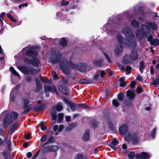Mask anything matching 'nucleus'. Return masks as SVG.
Returning <instances> with one entry per match:
<instances>
[{
	"label": "nucleus",
	"instance_id": "nucleus-49",
	"mask_svg": "<svg viewBox=\"0 0 159 159\" xmlns=\"http://www.w3.org/2000/svg\"><path fill=\"white\" fill-rule=\"evenodd\" d=\"M153 83L151 84V85H154L155 86H157V85L159 84V81L158 80L156 79V80H154L153 79Z\"/></svg>",
	"mask_w": 159,
	"mask_h": 159
},
{
	"label": "nucleus",
	"instance_id": "nucleus-45",
	"mask_svg": "<svg viewBox=\"0 0 159 159\" xmlns=\"http://www.w3.org/2000/svg\"><path fill=\"white\" fill-rule=\"evenodd\" d=\"M125 103L128 107H132L133 105V103L130 101H126L125 102Z\"/></svg>",
	"mask_w": 159,
	"mask_h": 159
},
{
	"label": "nucleus",
	"instance_id": "nucleus-6",
	"mask_svg": "<svg viewBox=\"0 0 159 159\" xmlns=\"http://www.w3.org/2000/svg\"><path fill=\"white\" fill-rule=\"evenodd\" d=\"M18 69L25 75H35L37 73V70L33 67H27L25 66H18Z\"/></svg>",
	"mask_w": 159,
	"mask_h": 159
},
{
	"label": "nucleus",
	"instance_id": "nucleus-2",
	"mask_svg": "<svg viewBox=\"0 0 159 159\" xmlns=\"http://www.w3.org/2000/svg\"><path fill=\"white\" fill-rule=\"evenodd\" d=\"M25 54L26 56L32 58V59H30L26 57H24L23 60L25 64L28 65H31L37 67L40 66V60L37 57V52L33 47L27 50Z\"/></svg>",
	"mask_w": 159,
	"mask_h": 159
},
{
	"label": "nucleus",
	"instance_id": "nucleus-23",
	"mask_svg": "<svg viewBox=\"0 0 159 159\" xmlns=\"http://www.w3.org/2000/svg\"><path fill=\"white\" fill-rule=\"evenodd\" d=\"M34 81L36 83V89L38 90H41L43 88V86L39 79L37 78H35Z\"/></svg>",
	"mask_w": 159,
	"mask_h": 159
},
{
	"label": "nucleus",
	"instance_id": "nucleus-38",
	"mask_svg": "<svg viewBox=\"0 0 159 159\" xmlns=\"http://www.w3.org/2000/svg\"><path fill=\"white\" fill-rule=\"evenodd\" d=\"M123 50V46L120 45L118 48H116L115 49L116 53L117 55H118L121 53Z\"/></svg>",
	"mask_w": 159,
	"mask_h": 159
},
{
	"label": "nucleus",
	"instance_id": "nucleus-44",
	"mask_svg": "<svg viewBox=\"0 0 159 159\" xmlns=\"http://www.w3.org/2000/svg\"><path fill=\"white\" fill-rule=\"evenodd\" d=\"M43 121H42L39 124V125L41 126V129L43 131H44L47 129V126L46 125H43Z\"/></svg>",
	"mask_w": 159,
	"mask_h": 159
},
{
	"label": "nucleus",
	"instance_id": "nucleus-29",
	"mask_svg": "<svg viewBox=\"0 0 159 159\" xmlns=\"http://www.w3.org/2000/svg\"><path fill=\"white\" fill-rule=\"evenodd\" d=\"M6 15V13L5 12H2L0 14V25L2 26L3 25V20Z\"/></svg>",
	"mask_w": 159,
	"mask_h": 159
},
{
	"label": "nucleus",
	"instance_id": "nucleus-7",
	"mask_svg": "<svg viewBox=\"0 0 159 159\" xmlns=\"http://www.w3.org/2000/svg\"><path fill=\"white\" fill-rule=\"evenodd\" d=\"M22 100L23 102V104L22 106V109L24 110L23 114H26L30 111L31 110L32 107L29 105L30 102L28 99L23 98Z\"/></svg>",
	"mask_w": 159,
	"mask_h": 159
},
{
	"label": "nucleus",
	"instance_id": "nucleus-60",
	"mask_svg": "<svg viewBox=\"0 0 159 159\" xmlns=\"http://www.w3.org/2000/svg\"><path fill=\"white\" fill-rule=\"evenodd\" d=\"M30 138H31V134L30 133H29L25 135V138L27 140L30 139Z\"/></svg>",
	"mask_w": 159,
	"mask_h": 159
},
{
	"label": "nucleus",
	"instance_id": "nucleus-1",
	"mask_svg": "<svg viewBox=\"0 0 159 159\" xmlns=\"http://www.w3.org/2000/svg\"><path fill=\"white\" fill-rule=\"evenodd\" d=\"M61 57L62 54L59 51L58 52L56 51H54L52 56L50 59V61L53 65L60 63L59 67L66 75H69L70 74L71 72L69 69V66L73 69H77L81 72L86 71L88 69V66L86 64L79 63L77 65H76L71 61H68L66 59L61 61Z\"/></svg>",
	"mask_w": 159,
	"mask_h": 159
},
{
	"label": "nucleus",
	"instance_id": "nucleus-25",
	"mask_svg": "<svg viewBox=\"0 0 159 159\" xmlns=\"http://www.w3.org/2000/svg\"><path fill=\"white\" fill-rule=\"evenodd\" d=\"M18 126V122H16L14 123L11 126V129L10 130V134H12L16 130Z\"/></svg>",
	"mask_w": 159,
	"mask_h": 159
},
{
	"label": "nucleus",
	"instance_id": "nucleus-62",
	"mask_svg": "<svg viewBox=\"0 0 159 159\" xmlns=\"http://www.w3.org/2000/svg\"><path fill=\"white\" fill-rule=\"evenodd\" d=\"M153 37L152 35H149L148 38L147 40L148 42H150L151 43L152 41L153 40L152 39Z\"/></svg>",
	"mask_w": 159,
	"mask_h": 159
},
{
	"label": "nucleus",
	"instance_id": "nucleus-21",
	"mask_svg": "<svg viewBox=\"0 0 159 159\" xmlns=\"http://www.w3.org/2000/svg\"><path fill=\"white\" fill-rule=\"evenodd\" d=\"M59 44L60 45L63 47H66L68 44V43L66 39L64 37H62L60 39Z\"/></svg>",
	"mask_w": 159,
	"mask_h": 159
},
{
	"label": "nucleus",
	"instance_id": "nucleus-41",
	"mask_svg": "<svg viewBox=\"0 0 159 159\" xmlns=\"http://www.w3.org/2000/svg\"><path fill=\"white\" fill-rule=\"evenodd\" d=\"M112 103L115 108L117 107L120 104L118 101L116 99H113L112 100Z\"/></svg>",
	"mask_w": 159,
	"mask_h": 159
},
{
	"label": "nucleus",
	"instance_id": "nucleus-40",
	"mask_svg": "<svg viewBox=\"0 0 159 159\" xmlns=\"http://www.w3.org/2000/svg\"><path fill=\"white\" fill-rule=\"evenodd\" d=\"M128 157L129 159H134L135 157H136L135 152L132 151L130 152L128 154Z\"/></svg>",
	"mask_w": 159,
	"mask_h": 159
},
{
	"label": "nucleus",
	"instance_id": "nucleus-13",
	"mask_svg": "<svg viewBox=\"0 0 159 159\" xmlns=\"http://www.w3.org/2000/svg\"><path fill=\"white\" fill-rule=\"evenodd\" d=\"M126 95L129 100H132L135 98L136 93L134 89H133L132 91L129 89L127 91Z\"/></svg>",
	"mask_w": 159,
	"mask_h": 159
},
{
	"label": "nucleus",
	"instance_id": "nucleus-20",
	"mask_svg": "<svg viewBox=\"0 0 159 159\" xmlns=\"http://www.w3.org/2000/svg\"><path fill=\"white\" fill-rule=\"evenodd\" d=\"M93 64L95 67H101L103 64V60L102 59L95 60L93 61Z\"/></svg>",
	"mask_w": 159,
	"mask_h": 159
},
{
	"label": "nucleus",
	"instance_id": "nucleus-57",
	"mask_svg": "<svg viewBox=\"0 0 159 159\" xmlns=\"http://www.w3.org/2000/svg\"><path fill=\"white\" fill-rule=\"evenodd\" d=\"M130 86L132 89H134L135 87L136 82L135 81H132L131 82Z\"/></svg>",
	"mask_w": 159,
	"mask_h": 159
},
{
	"label": "nucleus",
	"instance_id": "nucleus-56",
	"mask_svg": "<svg viewBox=\"0 0 159 159\" xmlns=\"http://www.w3.org/2000/svg\"><path fill=\"white\" fill-rule=\"evenodd\" d=\"M104 54L105 57L107 60L108 62L109 63H111V61L110 57L108 56V55L105 52L104 53Z\"/></svg>",
	"mask_w": 159,
	"mask_h": 159
},
{
	"label": "nucleus",
	"instance_id": "nucleus-17",
	"mask_svg": "<svg viewBox=\"0 0 159 159\" xmlns=\"http://www.w3.org/2000/svg\"><path fill=\"white\" fill-rule=\"evenodd\" d=\"M58 88L59 91L62 93H64L65 95L67 93V92L68 89L66 86L64 85H60L58 86Z\"/></svg>",
	"mask_w": 159,
	"mask_h": 159
},
{
	"label": "nucleus",
	"instance_id": "nucleus-58",
	"mask_svg": "<svg viewBox=\"0 0 159 159\" xmlns=\"http://www.w3.org/2000/svg\"><path fill=\"white\" fill-rule=\"evenodd\" d=\"M47 138V135L46 134H45L42 136V137H41L40 141L43 142L45 141L46 140V139Z\"/></svg>",
	"mask_w": 159,
	"mask_h": 159
},
{
	"label": "nucleus",
	"instance_id": "nucleus-46",
	"mask_svg": "<svg viewBox=\"0 0 159 159\" xmlns=\"http://www.w3.org/2000/svg\"><path fill=\"white\" fill-rule=\"evenodd\" d=\"M69 2L65 0H62L61 2V5L62 6H66L68 5Z\"/></svg>",
	"mask_w": 159,
	"mask_h": 159
},
{
	"label": "nucleus",
	"instance_id": "nucleus-64",
	"mask_svg": "<svg viewBox=\"0 0 159 159\" xmlns=\"http://www.w3.org/2000/svg\"><path fill=\"white\" fill-rule=\"evenodd\" d=\"M100 76L101 78H102L103 77H104L106 75V72L103 70H101V72H100Z\"/></svg>",
	"mask_w": 159,
	"mask_h": 159
},
{
	"label": "nucleus",
	"instance_id": "nucleus-31",
	"mask_svg": "<svg viewBox=\"0 0 159 159\" xmlns=\"http://www.w3.org/2000/svg\"><path fill=\"white\" fill-rule=\"evenodd\" d=\"M64 114L63 113H59L58 114L57 123H61L63 122Z\"/></svg>",
	"mask_w": 159,
	"mask_h": 159
},
{
	"label": "nucleus",
	"instance_id": "nucleus-10",
	"mask_svg": "<svg viewBox=\"0 0 159 159\" xmlns=\"http://www.w3.org/2000/svg\"><path fill=\"white\" fill-rule=\"evenodd\" d=\"M128 56L129 57V59L133 61L137 60L139 58L137 51L135 49H132L130 54L128 55Z\"/></svg>",
	"mask_w": 159,
	"mask_h": 159
},
{
	"label": "nucleus",
	"instance_id": "nucleus-61",
	"mask_svg": "<svg viewBox=\"0 0 159 159\" xmlns=\"http://www.w3.org/2000/svg\"><path fill=\"white\" fill-rule=\"evenodd\" d=\"M32 79V77L31 76H27L25 78V80L28 82H30Z\"/></svg>",
	"mask_w": 159,
	"mask_h": 159
},
{
	"label": "nucleus",
	"instance_id": "nucleus-55",
	"mask_svg": "<svg viewBox=\"0 0 159 159\" xmlns=\"http://www.w3.org/2000/svg\"><path fill=\"white\" fill-rule=\"evenodd\" d=\"M119 143V141L116 139H113L111 144L116 145Z\"/></svg>",
	"mask_w": 159,
	"mask_h": 159
},
{
	"label": "nucleus",
	"instance_id": "nucleus-43",
	"mask_svg": "<svg viewBox=\"0 0 159 159\" xmlns=\"http://www.w3.org/2000/svg\"><path fill=\"white\" fill-rule=\"evenodd\" d=\"M132 68L129 66H127L125 68V72L127 75L131 73Z\"/></svg>",
	"mask_w": 159,
	"mask_h": 159
},
{
	"label": "nucleus",
	"instance_id": "nucleus-15",
	"mask_svg": "<svg viewBox=\"0 0 159 159\" xmlns=\"http://www.w3.org/2000/svg\"><path fill=\"white\" fill-rule=\"evenodd\" d=\"M89 137L90 130L89 129H86L83 135L82 139L84 141H88L89 140Z\"/></svg>",
	"mask_w": 159,
	"mask_h": 159
},
{
	"label": "nucleus",
	"instance_id": "nucleus-48",
	"mask_svg": "<svg viewBox=\"0 0 159 159\" xmlns=\"http://www.w3.org/2000/svg\"><path fill=\"white\" fill-rule=\"evenodd\" d=\"M52 75L53 78L54 80H57L58 79V76L56 72L53 71Z\"/></svg>",
	"mask_w": 159,
	"mask_h": 159
},
{
	"label": "nucleus",
	"instance_id": "nucleus-19",
	"mask_svg": "<svg viewBox=\"0 0 159 159\" xmlns=\"http://www.w3.org/2000/svg\"><path fill=\"white\" fill-rule=\"evenodd\" d=\"M44 88H45L46 90H47L48 91L51 93H54V92L57 90L56 87L55 85L51 86L48 85H45Z\"/></svg>",
	"mask_w": 159,
	"mask_h": 159
},
{
	"label": "nucleus",
	"instance_id": "nucleus-39",
	"mask_svg": "<svg viewBox=\"0 0 159 159\" xmlns=\"http://www.w3.org/2000/svg\"><path fill=\"white\" fill-rule=\"evenodd\" d=\"M2 155L4 159H8L10 157V155L8 154V152L4 151L2 153Z\"/></svg>",
	"mask_w": 159,
	"mask_h": 159
},
{
	"label": "nucleus",
	"instance_id": "nucleus-37",
	"mask_svg": "<svg viewBox=\"0 0 159 159\" xmlns=\"http://www.w3.org/2000/svg\"><path fill=\"white\" fill-rule=\"evenodd\" d=\"M7 16L8 18L13 22L16 23L17 22V20L10 14L7 13Z\"/></svg>",
	"mask_w": 159,
	"mask_h": 159
},
{
	"label": "nucleus",
	"instance_id": "nucleus-52",
	"mask_svg": "<svg viewBox=\"0 0 159 159\" xmlns=\"http://www.w3.org/2000/svg\"><path fill=\"white\" fill-rule=\"evenodd\" d=\"M136 91L138 93L140 94L143 92V90L141 87L138 86L136 89Z\"/></svg>",
	"mask_w": 159,
	"mask_h": 159
},
{
	"label": "nucleus",
	"instance_id": "nucleus-34",
	"mask_svg": "<svg viewBox=\"0 0 159 159\" xmlns=\"http://www.w3.org/2000/svg\"><path fill=\"white\" fill-rule=\"evenodd\" d=\"M138 10L140 12V14H138V15L143 16H144L145 15V12L143 6H139Z\"/></svg>",
	"mask_w": 159,
	"mask_h": 159
},
{
	"label": "nucleus",
	"instance_id": "nucleus-47",
	"mask_svg": "<svg viewBox=\"0 0 159 159\" xmlns=\"http://www.w3.org/2000/svg\"><path fill=\"white\" fill-rule=\"evenodd\" d=\"M56 110L58 111H61L62 108L63 107L62 105L61 104H58L56 106Z\"/></svg>",
	"mask_w": 159,
	"mask_h": 159
},
{
	"label": "nucleus",
	"instance_id": "nucleus-54",
	"mask_svg": "<svg viewBox=\"0 0 159 159\" xmlns=\"http://www.w3.org/2000/svg\"><path fill=\"white\" fill-rule=\"evenodd\" d=\"M156 128H154L152 130V133L151 134V137L153 138H154L155 137V134L156 132Z\"/></svg>",
	"mask_w": 159,
	"mask_h": 159
},
{
	"label": "nucleus",
	"instance_id": "nucleus-14",
	"mask_svg": "<svg viewBox=\"0 0 159 159\" xmlns=\"http://www.w3.org/2000/svg\"><path fill=\"white\" fill-rule=\"evenodd\" d=\"M122 63L124 65L126 66L131 65L132 63V62L129 59L128 55H126L123 58Z\"/></svg>",
	"mask_w": 159,
	"mask_h": 159
},
{
	"label": "nucleus",
	"instance_id": "nucleus-59",
	"mask_svg": "<svg viewBox=\"0 0 159 159\" xmlns=\"http://www.w3.org/2000/svg\"><path fill=\"white\" fill-rule=\"evenodd\" d=\"M16 96L13 93H10V98L11 100L13 102L15 101Z\"/></svg>",
	"mask_w": 159,
	"mask_h": 159
},
{
	"label": "nucleus",
	"instance_id": "nucleus-4",
	"mask_svg": "<svg viewBox=\"0 0 159 159\" xmlns=\"http://www.w3.org/2000/svg\"><path fill=\"white\" fill-rule=\"evenodd\" d=\"M13 116L12 114L7 113L5 115V113H2L0 115V120L3 119L4 116L5 117L3 119V122L2 123L3 128L4 129H7L13 121L14 119L16 120L18 117V114L15 112H13Z\"/></svg>",
	"mask_w": 159,
	"mask_h": 159
},
{
	"label": "nucleus",
	"instance_id": "nucleus-8",
	"mask_svg": "<svg viewBox=\"0 0 159 159\" xmlns=\"http://www.w3.org/2000/svg\"><path fill=\"white\" fill-rule=\"evenodd\" d=\"M37 103L38 104V106H35L33 108V110L34 111H38L39 110L44 111L46 109V106L45 104L43 103H41V101L39 100L37 101Z\"/></svg>",
	"mask_w": 159,
	"mask_h": 159
},
{
	"label": "nucleus",
	"instance_id": "nucleus-22",
	"mask_svg": "<svg viewBox=\"0 0 159 159\" xmlns=\"http://www.w3.org/2000/svg\"><path fill=\"white\" fill-rule=\"evenodd\" d=\"M147 25L149 27H151L152 30H156L158 28L157 25L155 22H149L147 23Z\"/></svg>",
	"mask_w": 159,
	"mask_h": 159
},
{
	"label": "nucleus",
	"instance_id": "nucleus-32",
	"mask_svg": "<svg viewBox=\"0 0 159 159\" xmlns=\"http://www.w3.org/2000/svg\"><path fill=\"white\" fill-rule=\"evenodd\" d=\"M55 142V139L53 136H51L48 139L47 141L43 145V146L45 145H47L48 143H53Z\"/></svg>",
	"mask_w": 159,
	"mask_h": 159
},
{
	"label": "nucleus",
	"instance_id": "nucleus-11",
	"mask_svg": "<svg viewBox=\"0 0 159 159\" xmlns=\"http://www.w3.org/2000/svg\"><path fill=\"white\" fill-rule=\"evenodd\" d=\"M58 150V147L57 146L51 145L48 147H45L43 150L44 152H55Z\"/></svg>",
	"mask_w": 159,
	"mask_h": 159
},
{
	"label": "nucleus",
	"instance_id": "nucleus-30",
	"mask_svg": "<svg viewBox=\"0 0 159 159\" xmlns=\"http://www.w3.org/2000/svg\"><path fill=\"white\" fill-rule=\"evenodd\" d=\"M140 66L139 68V70L140 72L142 73H143V69L145 67V63L143 61V60H142L140 61L139 62Z\"/></svg>",
	"mask_w": 159,
	"mask_h": 159
},
{
	"label": "nucleus",
	"instance_id": "nucleus-24",
	"mask_svg": "<svg viewBox=\"0 0 159 159\" xmlns=\"http://www.w3.org/2000/svg\"><path fill=\"white\" fill-rule=\"evenodd\" d=\"M93 81L91 80L87 79H81L79 81V83L80 84H89L93 83Z\"/></svg>",
	"mask_w": 159,
	"mask_h": 159
},
{
	"label": "nucleus",
	"instance_id": "nucleus-28",
	"mask_svg": "<svg viewBox=\"0 0 159 159\" xmlns=\"http://www.w3.org/2000/svg\"><path fill=\"white\" fill-rule=\"evenodd\" d=\"M90 123L91 124L92 127L93 128H95L97 126V125L98 124V121L96 119H93L91 120Z\"/></svg>",
	"mask_w": 159,
	"mask_h": 159
},
{
	"label": "nucleus",
	"instance_id": "nucleus-5",
	"mask_svg": "<svg viewBox=\"0 0 159 159\" xmlns=\"http://www.w3.org/2000/svg\"><path fill=\"white\" fill-rule=\"evenodd\" d=\"M63 101L65 103H66L69 105L71 109L73 111H76V107L79 109H80V108L89 109L92 107L84 103L76 104L74 103L72 101H69L68 99L65 97L63 98Z\"/></svg>",
	"mask_w": 159,
	"mask_h": 159
},
{
	"label": "nucleus",
	"instance_id": "nucleus-36",
	"mask_svg": "<svg viewBox=\"0 0 159 159\" xmlns=\"http://www.w3.org/2000/svg\"><path fill=\"white\" fill-rule=\"evenodd\" d=\"M150 44L155 46H159V40L157 39H154L152 41Z\"/></svg>",
	"mask_w": 159,
	"mask_h": 159
},
{
	"label": "nucleus",
	"instance_id": "nucleus-26",
	"mask_svg": "<svg viewBox=\"0 0 159 159\" xmlns=\"http://www.w3.org/2000/svg\"><path fill=\"white\" fill-rule=\"evenodd\" d=\"M116 38L119 44H123L124 43V39L122 35L120 34L116 35Z\"/></svg>",
	"mask_w": 159,
	"mask_h": 159
},
{
	"label": "nucleus",
	"instance_id": "nucleus-9",
	"mask_svg": "<svg viewBox=\"0 0 159 159\" xmlns=\"http://www.w3.org/2000/svg\"><path fill=\"white\" fill-rule=\"evenodd\" d=\"M119 130L120 135H124L126 134L129 132L127 125L125 124L122 125L120 126Z\"/></svg>",
	"mask_w": 159,
	"mask_h": 159
},
{
	"label": "nucleus",
	"instance_id": "nucleus-35",
	"mask_svg": "<svg viewBox=\"0 0 159 159\" xmlns=\"http://www.w3.org/2000/svg\"><path fill=\"white\" fill-rule=\"evenodd\" d=\"M131 25L134 27H137L139 26V23L135 20H133L131 23Z\"/></svg>",
	"mask_w": 159,
	"mask_h": 159
},
{
	"label": "nucleus",
	"instance_id": "nucleus-12",
	"mask_svg": "<svg viewBox=\"0 0 159 159\" xmlns=\"http://www.w3.org/2000/svg\"><path fill=\"white\" fill-rule=\"evenodd\" d=\"M150 157V155L145 152H142L140 154L136 155V159H149Z\"/></svg>",
	"mask_w": 159,
	"mask_h": 159
},
{
	"label": "nucleus",
	"instance_id": "nucleus-53",
	"mask_svg": "<svg viewBox=\"0 0 159 159\" xmlns=\"http://www.w3.org/2000/svg\"><path fill=\"white\" fill-rule=\"evenodd\" d=\"M131 134L130 133H129L127 136L125 137V139L127 142H129L131 141Z\"/></svg>",
	"mask_w": 159,
	"mask_h": 159
},
{
	"label": "nucleus",
	"instance_id": "nucleus-33",
	"mask_svg": "<svg viewBox=\"0 0 159 159\" xmlns=\"http://www.w3.org/2000/svg\"><path fill=\"white\" fill-rule=\"evenodd\" d=\"M125 94L124 93L120 92L118 95V99L120 102H122L124 100Z\"/></svg>",
	"mask_w": 159,
	"mask_h": 159
},
{
	"label": "nucleus",
	"instance_id": "nucleus-27",
	"mask_svg": "<svg viewBox=\"0 0 159 159\" xmlns=\"http://www.w3.org/2000/svg\"><path fill=\"white\" fill-rule=\"evenodd\" d=\"M136 34L138 38L139 39H143V36L145 35L144 34V33H142V32L139 30L136 31Z\"/></svg>",
	"mask_w": 159,
	"mask_h": 159
},
{
	"label": "nucleus",
	"instance_id": "nucleus-16",
	"mask_svg": "<svg viewBox=\"0 0 159 159\" xmlns=\"http://www.w3.org/2000/svg\"><path fill=\"white\" fill-rule=\"evenodd\" d=\"M141 27L142 30L145 35H146L147 34H149L151 32V30L148 26L142 25Z\"/></svg>",
	"mask_w": 159,
	"mask_h": 159
},
{
	"label": "nucleus",
	"instance_id": "nucleus-18",
	"mask_svg": "<svg viewBox=\"0 0 159 159\" xmlns=\"http://www.w3.org/2000/svg\"><path fill=\"white\" fill-rule=\"evenodd\" d=\"M138 140L139 139L137 134H134L131 135V141L132 142V144H137L138 142Z\"/></svg>",
	"mask_w": 159,
	"mask_h": 159
},
{
	"label": "nucleus",
	"instance_id": "nucleus-3",
	"mask_svg": "<svg viewBox=\"0 0 159 159\" xmlns=\"http://www.w3.org/2000/svg\"><path fill=\"white\" fill-rule=\"evenodd\" d=\"M122 32L125 34L126 37L125 44L130 48H135L136 46V43L135 37L133 32L127 27L123 28Z\"/></svg>",
	"mask_w": 159,
	"mask_h": 159
},
{
	"label": "nucleus",
	"instance_id": "nucleus-63",
	"mask_svg": "<svg viewBox=\"0 0 159 159\" xmlns=\"http://www.w3.org/2000/svg\"><path fill=\"white\" fill-rule=\"evenodd\" d=\"M50 112L51 116L56 115L57 113L56 111L53 110H51Z\"/></svg>",
	"mask_w": 159,
	"mask_h": 159
},
{
	"label": "nucleus",
	"instance_id": "nucleus-50",
	"mask_svg": "<svg viewBox=\"0 0 159 159\" xmlns=\"http://www.w3.org/2000/svg\"><path fill=\"white\" fill-rule=\"evenodd\" d=\"M76 157L77 159H83L84 158L83 153L82 154L80 153L77 154Z\"/></svg>",
	"mask_w": 159,
	"mask_h": 159
},
{
	"label": "nucleus",
	"instance_id": "nucleus-51",
	"mask_svg": "<svg viewBox=\"0 0 159 159\" xmlns=\"http://www.w3.org/2000/svg\"><path fill=\"white\" fill-rule=\"evenodd\" d=\"M109 128V129L112 131H113L114 130V128L113 124L111 122H109L108 124Z\"/></svg>",
	"mask_w": 159,
	"mask_h": 159
},
{
	"label": "nucleus",
	"instance_id": "nucleus-42",
	"mask_svg": "<svg viewBox=\"0 0 159 159\" xmlns=\"http://www.w3.org/2000/svg\"><path fill=\"white\" fill-rule=\"evenodd\" d=\"M10 70H11V72L12 73L15 75L19 76H20L18 74L17 72L15 70L14 68L13 67H11L10 68Z\"/></svg>",
	"mask_w": 159,
	"mask_h": 159
}]
</instances>
